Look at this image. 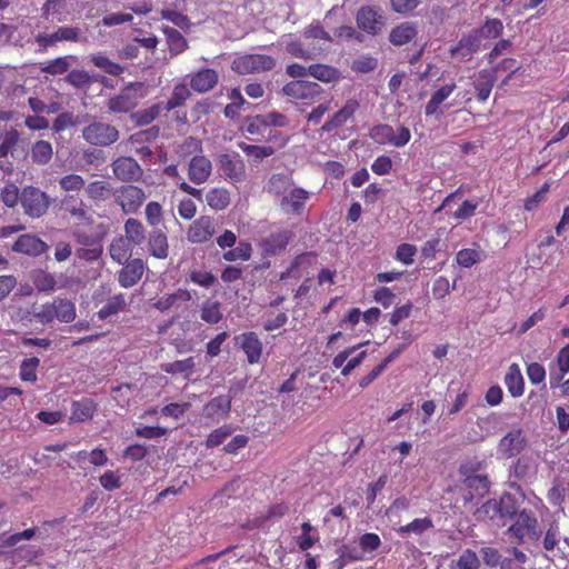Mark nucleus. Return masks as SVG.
<instances>
[{
    "instance_id": "nucleus-1",
    "label": "nucleus",
    "mask_w": 569,
    "mask_h": 569,
    "mask_svg": "<svg viewBox=\"0 0 569 569\" xmlns=\"http://www.w3.org/2000/svg\"><path fill=\"white\" fill-rule=\"evenodd\" d=\"M111 197L124 214L138 213L147 199L144 190L131 183L112 189Z\"/></svg>"
},
{
    "instance_id": "nucleus-2",
    "label": "nucleus",
    "mask_w": 569,
    "mask_h": 569,
    "mask_svg": "<svg viewBox=\"0 0 569 569\" xmlns=\"http://www.w3.org/2000/svg\"><path fill=\"white\" fill-rule=\"evenodd\" d=\"M274 67L273 57L260 53L240 56L231 63V70L240 76L271 71Z\"/></svg>"
},
{
    "instance_id": "nucleus-3",
    "label": "nucleus",
    "mask_w": 569,
    "mask_h": 569,
    "mask_svg": "<svg viewBox=\"0 0 569 569\" xmlns=\"http://www.w3.org/2000/svg\"><path fill=\"white\" fill-rule=\"evenodd\" d=\"M282 93L288 98L301 100L306 104H312L321 99L325 90L319 83L313 81L292 80L282 87Z\"/></svg>"
},
{
    "instance_id": "nucleus-4",
    "label": "nucleus",
    "mask_w": 569,
    "mask_h": 569,
    "mask_svg": "<svg viewBox=\"0 0 569 569\" xmlns=\"http://www.w3.org/2000/svg\"><path fill=\"white\" fill-rule=\"evenodd\" d=\"M82 137L92 146L108 147L118 141L120 133L114 126L102 121H93L83 128Z\"/></svg>"
},
{
    "instance_id": "nucleus-5",
    "label": "nucleus",
    "mask_w": 569,
    "mask_h": 569,
    "mask_svg": "<svg viewBox=\"0 0 569 569\" xmlns=\"http://www.w3.org/2000/svg\"><path fill=\"white\" fill-rule=\"evenodd\" d=\"M21 204L24 213L31 218H40L49 209L48 194L36 187H26L21 192Z\"/></svg>"
},
{
    "instance_id": "nucleus-6",
    "label": "nucleus",
    "mask_w": 569,
    "mask_h": 569,
    "mask_svg": "<svg viewBox=\"0 0 569 569\" xmlns=\"http://www.w3.org/2000/svg\"><path fill=\"white\" fill-rule=\"evenodd\" d=\"M370 137L378 144H391L397 148L405 147L411 139L409 128L401 126L395 133L390 124H377L370 131Z\"/></svg>"
},
{
    "instance_id": "nucleus-7",
    "label": "nucleus",
    "mask_w": 569,
    "mask_h": 569,
    "mask_svg": "<svg viewBox=\"0 0 569 569\" xmlns=\"http://www.w3.org/2000/svg\"><path fill=\"white\" fill-rule=\"evenodd\" d=\"M356 22L361 31L377 36L386 24V17L378 7L362 6L356 14Z\"/></svg>"
},
{
    "instance_id": "nucleus-8",
    "label": "nucleus",
    "mask_w": 569,
    "mask_h": 569,
    "mask_svg": "<svg viewBox=\"0 0 569 569\" xmlns=\"http://www.w3.org/2000/svg\"><path fill=\"white\" fill-rule=\"evenodd\" d=\"M515 522L508 528L507 533L517 545L523 543L525 537H538L537 519L530 510H521L516 517Z\"/></svg>"
},
{
    "instance_id": "nucleus-9",
    "label": "nucleus",
    "mask_w": 569,
    "mask_h": 569,
    "mask_svg": "<svg viewBox=\"0 0 569 569\" xmlns=\"http://www.w3.org/2000/svg\"><path fill=\"white\" fill-rule=\"evenodd\" d=\"M528 446V440L521 428H513L499 441L497 451L503 459H511L520 455Z\"/></svg>"
},
{
    "instance_id": "nucleus-10",
    "label": "nucleus",
    "mask_w": 569,
    "mask_h": 569,
    "mask_svg": "<svg viewBox=\"0 0 569 569\" xmlns=\"http://www.w3.org/2000/svg\"><path fill=\"white\" fill-rule=\"evenodd\" d=\"M216 234V221L210 216H200L194 219L187 230V239L191 243H204Z\"/></svg>"
},
{
    "instance_id": "nucleus-11",
    "label": "nucleus",
    "mask_w": 569,
    "mask_h": 569,
    "mask_svg": "<svg viewBox=\"0 0 569 569\" xmlns=\"http://www.w3.org/2000/svg\"><path fill=\"white\" fill-rule=\"evenodd\" d=\"M111 167L114 177L122 182H137L143 176L141 166L132 157H119Z\"/></svg>"
},
{
    "instance_id": "nucleus-12",
    "label": "nucleus",
    "mask_w": 569,
    "mask_h": 569,
    "mask_svg": "<svg viewBox=\"0 0 569 569\" xmlns=\"http://www.w3.org/2000/svg\"><path fill=\"white\" fill-rule=\"evenodd\" d=\"M311 193L301 188L292 187L280 201L282 211L287 214L301 216L305 211L306 202L310 199Z\"/></svg>"
},
{
    "instance_id": "nucleus-13",
    "label": "nucleus",
    "mask_w": 569,
    "mask_h": 569,
    "mask_svg": "<svg viewBox=\"0 0 569 569\" xmlns=\"http://www.w3.org/2000/svg\"><path fill=\"white\" fill-rule=\"evenodd\" d=\"M234 342L244 352L250 365H256L260 361L263 346L256 332L248 331L238 335L234 337Z\"/></svg>"
},
{
    "instance_id": "nucleus-14",
    "label": "nucleus",
    "mask_w": 569,
    "mask_h": 569,
    "mask_svg": "<svg viewBox=\"0 0 569 569\" xmlns=\"http://www.w3.org/2000/svg\"><path fill=\"white\" fill-rule=\"evenodd\" d=\"M361 345L353 346L350 348H347L342 351H340L338 355H336L332 359V366L336 369L341 368V375L347 377L349 376L357 367H359L363 360L367 357V351H360L355 357L350 356L355 353V351L360 347Z\"/></svg>"
},
{
    "instance_id": "nucleus-15",
    "label": "nucleus",
    "mask_w": 569,
    "mask_h": 569,
    "mask_svg": "<svg viewBox=\"0 0 569 569\" xmlns=\"http://www.w3.org/2000/svg\"><path fill=\"white\" fill-rule=\"evenodd\" d=\"M360 103L356 99H348L343 107L329 117L322 124L321 131L330 133L347 123L359 109Z\"/></svg>"
},
{
    "instance_id": "nucleus-16",
    "label": "nucleus",
    "mask_w": 569,
    "mask_h": 569,
    "mask_svg": "<svg viewBox=\"0 0 569 569\" xmlns=\"http://www.w3.org/2000/svg\"><path fill=\"white\" fill-rule=\"evenodd\" d=\"M118 271V282L122 288H131L137 284L146 270V264L140 258L131 259L122 264Z\"/></svg>"
},
{
    "instance_id": "nucleus-17",
    "label": "nucleus",
    "mask_w": 569,
    "mask_h": 569,
    "mask_svg": "<svg viewBox=\"0 0 569 569\" xmlns=\"http://www.w3.org/2000/svg\"><path fill=\"white\" fill-rule=\"evenodd\" d=\"M138 106L137 90L133 86H128L119 94L108 100V109L116 113H127Z\"/></svg>"
},
{
    "instance_id": "nucleus-18",
    "label": "nucleus",
    "mask_w": 569,
    "mask_h": 569,
    "mask_svg": "<svg viewBox=\"0 0 569 569\" xmlns=\"http://www.w3.org/2000/svg\"><path fill=\"white\" fill-rule=\"evenodd\" d=\"M219 74L214 69L202 68L189 76L190 88L198 93H206L216 88Z\"/></svg>"
},
{
    "instance_id": "nucleus-19",
    "label": "nucleus",
    "mask_w": 569,
    "mask_h": 569,
    "mask_svg": "<svg viewBox=\"0 0 569 569\" xmlns=\"http://www.w3.org/2000/svg\"><path fill=\"white\" fill-rule=\"evenodd\" d=\"M212 172V163L203 154L193 156L188 164V178L194 184L207 182Z\"/></svg>"
},
{
    "instance_id": "nucleus-20",
    "label": "nucleus",
    "mask_w": 569,
    "mask_h": 569,
    "mask_svg": "<svg viewBox=\"0 0 569 569\" xmlns=\"http://www.w3.org/2000/svg\"><path fill=\"white\" fill-rule=\"evenodd\" d=\"M48 244L34 234H21L12 246V250L31 257H38L48 251Z\"/></svg>"
},
{
    "instance_id": "nucleus-21",
    "label": "nucleus",
    "mask_w": 569,
    "mask_h": 569,
    "mask_svg": "<svg viewBox=\"0 0 569 569\" xmlns=\"http://www.w3.org/2000/svg\"><path fill=\"white\" fill-rule=\"evenodd\" d=\"M481 43L477 34L471 31L463 36L456 46L449 49L451 58L459 59L460 61H468L480 49Z\"/></svg>"
},
{
    "instance_id": "nucleus-22",
    "label": "nucleus",
    "mask_w": 569,
    "mask_h": 569,
    "mask_svg": "<svg viewBox=\"0 0 569 569\" xmlns=\"http://www.w3.org/2000/svg\"><path fill=\"white\" fill-rule=\"evenodd\" d=\"M62 207L76 224L86 226L92 223V216L81 199H76L72 196L66 197L62 200Z\"/></svg>"
},
{
    "instance_id": "nucleus-23",
    "label": "nucleus",
    "mask_w": 569,
    "mask_h": 569,
    "mask_svg": "<svg viewBox=\"0 0 569 569\" xmlns=\"http://www.w3.org/2000/svg\"><path fill=\"white\" fill-rule=\"evenodd\" d=\"M231 402L232 398L229 395H219L203 407V415L211 420L224 419L231 411Z\"/></svg>"
},
{
    "instance_id": "nucleus-24",
    "label": "nucleus",
    "mask_w": 569,
    "mask_h": 569,
    "mask_svg": "<svg viewBox=\"0 0 569 569\" xmlns=\"http://www.w3.org/2000/svg\"><path fill=\"white\" fill-rule=\"evenodd\" d=\"M291 237L292 232L288 230L271 233L261 241L260 246L263 253L266 256H276L282 252L287 248Z\"/></svg>"
},
{
    "instance_id": "nucleus-25",
    "label": "nucleus",
    "mask_w": 569,
    "mask_h": 569,
    "mask_svg": "<svg viewBox=\"0 0 569 569\" xmlns=\"http://www.w3.org/2000/svg\"><path fill=\"white\" fill-rule=\"evenodd\" d=\"M192 299L191 292L188 289L179 288L172 293L164 295L160 297L154 303L153 307L164 312L171 308H179L181 303L189 302Z\"/></svg>"
},
{
    "instance_id": "nucleus-26",
    "label": "nucleus",
    "mask_w": 569,
    "mask_h": 569,
    "mask_svg": "<svg viewBox=\"0 0 569 569\" xmlns=\"http://www.w3.org/2000/svg\"><path fill=\"white\" fill-rule=\"evenodd\" d=\"M220 169L227 179L232 182H240L244 177V164L241 160H234L231 156L224 153L218 159Z\"/></svg>"
},
{
    "instance_id": "nucleus-27",
    "label": "nucleus",
    "mask_w": 569,
    "mask_h": 569,
    "mask_svg": "<svg viewBox=\"0 0 569 569\" xmlns=\"http://www.w3.org/2000/svg\"><path fill=\"white\" fill-rule=\"evenodd\" d=\"M418 36L415 22H402L396 26L389 33V41L395 46H405L413 41Z\"/></svg>"
},
{
    "instance_id": "nucleus-28",
    "label": "nucleus",
    "mask_w": 569,
    "mask_h": 569,
    "mask_svg": "<svg viewBox=\"0 0 569 569\" xmlns=\"http://www.w3.org/2000/svg\"><path fill=\"white\" fill-rule=\"evenodd\" d=\"M149 253L157 259H166L169 256L167 234L160 229H153L148 237Z\"/></svg>"
},
{
    "instance_id": "nucleus-29",
    "label": "nucleus",
    "mask_w": 569,
    "mask_h": 569,
    "mask_svg": "<svg viewBox=\"0 0 569 569\" xmlns=\"http://www.w3.org/2000/svg\"><path fill=\"white\" fill-rule=\"evenodd\" d=\"M98 405L91 398H82L73 401L71 406L70 419L76 422H86L92 419Z\"/></svg>"
},
{
    "instance_id": "nucleus-30",
    "label": "nucleus",
    "mask_w": 569,
    "mask_h": 569,
    "mask_svg": "<svg viewBox=\"0 0 569 569\" xmlns=\"http://www.w3.org/2000/svg\"><path fill=\"white\" fill-rule=\"evenodd\" d=\"M310 77L323 83H336L342 79L341 71L330 64H310Z\"/></svg>"
},
{
    "instance_id": "nucleus-31",
    "label": "nucleus",
    "mask_w": 569,
    "mask_h": 569,
    "mask_svg": "<svg viewBox=\"0 0 569 569\" xmlns=\"http://www.w3.org/2000/svg\"><path fill=\"white\" fill-rule=\"evenodd\" d=\"M505 385L513 398L521 397L525 392V380L517 363H512L505 377Z\"/></svg>"
},
{
    "instance_id": "nucleus-32",
    "label": "nucleus",
    "mask_w": 569,
    "mask_h": 569,
    "mask_svg": "<svg viewBox=\"0 0 569 569\" xmlns=\"http://www.w3.org/2000/svg\"><path fill=\"white\" fill-rule=\"evenodd\" d=\"M124 240H128L132 246H140L146 241V228L143 223L136 218H129L123 226Z\"/></svg>"
},
{
    "instance_id": "nucleus-33",
    "label": "nucleus",
    "mask_w": 569,
    "mask_h": 569,
    "mask_svg": "<svg viewBox=\"0 0 569 569\" xmlns=\"http://www.w3.org/2000/svg\"><path fill=\"white\" fill-rule=\"evenodd\" d=\"M496 78L492 70H481L475 82L477 99L481 102L486 101L493 88Z\"/></svg>"
},
{
    "instance_id": "nucleus-34",
    "label": "nucleus",
    "mask_w": 569,
    "mask_h": 569,
    "mask_svg": "<svg viewBox=\"0 0 569 569\" xmlns=\"http://www.w3.org/2000/svg\"><path fill=\"white\" fill-rule=\"evenodd\" d=\"M498 508L501 525L505 526L506 521L509 519H513L520 511H519V503L518 500L509 492L503 493L498 500Z\"/></svg>"
},
{
    "instance_id": "nucleus-35",
    "label": "nucleus",
    "mask_w": 569,
    "mask_h": 569,
    "mask_svg": "<svg viewBox=\"0 0 569 569\" xmlns=\"http://www.w3.org/2000/svg\"><path fill=\"white\" fill-rule=\"evenodd\" d=\"M481 42L482 39L492 40L499 38L503 32V24L498 18H488L477 29L472 30Z\"/></svg>"
},
{
    "instance_id": "nucleus-36",
    "label": "nucleus",
    "mask_w": 569,
    "mask_h": 569,
    "mask_svg": "<svg viewBox=\"0 0 569 569\" xmlns=\"http://www.w3.org/2000/svg\"><path fill=\"white\" fill-rule=\"evenodd\" d=\"M132 247L133 246L122 237L114 238L109 248L110 257L119 264H123L131 260Z\"/></svg>"
},
{
    "instance_id": "nucleus-37",
    "label": "nucleus",
    "mask_w": 569,
    "mask_h": 569,
    "mask_svg": "<svg viewBox=\"0 0 569 569\" xmlns=\"http://www.w3.org/2000/svg\"><path fill=\"white\" fill-rule=\"evenodd\" d=\"M456 83H447L436 90L428 103L426 104V116H433L438 113L440 104L455 91Z\"/></svg>"
},
{
    "instance_id": "nucleus-38",
    "label": "nucleus",
    "mask_w": 569,
    "mask_h": 569,
    "mask_svg": "<svg viewBox=\"0 0 569 569\" xmlns=\"http://www.w3.org/2000/svg\"><path fill=\"white\" fill-rule=\"evenodd\" d=\"M162 31L166 36L168 48L171 54L178 56L187 50L188 41L180 31L172 27H164Z\"/></svg>"
},
{
    "instance_id": "nucleus-39",
    "label": "nucleus",
    "mask_w": 569,
    "mask_h": 569,
    "mask_svg": "<svg viewBox=\"0 0 569 569\" xmlns=\"http://www.w3.org/2000/svg\"><path fill=\"white\" fill-rule=\"evenodd\" d=\"M53 305L56 320L59 322L69 323L76 319V306L71 300L57 297L53 299Z\"/></svg>"
},
{
    "instance_id": "nucleus-40",
    "label": "nucleus",
    "mask_w": 569,
    "mask_h": 569,
    "mask_svg": "<svg viewBox=\"0 0 569 569\" xmlns=\"http://www.w3.org/2000/svg\"><path fill=\"white\" fill-rule=\"evenodd\" d=\"M206 201L212 210H223L230 204V192L226 188H212L207 192Z\"/></svg>"
},
{
    "instance_id": "nucleus-41",
    "label": "nucleus",
    "mask_w": 569,
    "mask_h": 569,
    "mask_svg": "<svg viewBox=\"0 0 569 569\" xmlns=\"http://www.w3.org/2000/svg\"><path fill=\"white\" fill-rule=\"evenodd\" d=\"M96 81V77L84 69H73L66 77V82L80 90L89 89Z\"/></svg>"
},
{
    "instance_id": "nucleus-42",
    "label": "nucleus",
    "mask_w": 569,
    "mask_h": 569,
    "mask_svg": "<svg viewBox=\"0 0 569 569\" xmlns=\"http://www.w3.org/2000/svg\"><path fill=\"white\" fill-rule=\"evenodd\" d=\"M163 173L167 177L176 179L177 180V186H178V188L181 191H183L184 193L201 200V198H202V190L198 189V188H194L191 184H189L188 182H186L184 179L179 174L178 166L177 164H169V166L164 167Z\"/></svg>"
},
{
    "instance_id": "nucleus-43",
    "label": "nucleus",
    "mask_w": 569,
    "mask_h": 569,
    "mask_svg": "<svg viewBox=\"0 0 569 569\" xmlns=\"http://www.w3.org/2000/svg\"><path fill=\"white\" fill-rule=\"evenodd\" d=\"M433 528L432 519L429 517L425 518H416L411 522L401 526L398 528V533L402 537L413 533L416 536H421L426 531L431 530Z\"/></svg>"
},
{
    "instance_id": "nucleus-44",
    "label": "nucleus",
    "mask_w": 569,
    "mask_h": 569,
    "mask_svg": "<svg viewBox=\"0 0 569 569\" xmlns=\"http://www.w3.org/2000/svg\"><path fill=\"white\" fill-rule=\"evenodd\" d=\"M127 306L123 293L116 295L107 300V302L98 311V317L104 320L118 312L122 311Z\"/></svg>"
},
{
    "instance_id": "nucleus-45",
    "label": "nucleus",
    "mask_w": 569,
    "mask_h": 569,
    "mask_svg": "<svg viewBox=\"0 0 569 569\" xmlns=\"http://www.w3.org/2000/svg\"><path fill=\"white\" fill-rule=\"evenodd\" d=\"M191 97V91L186 83H178L173 87L171 97L166 102L164 109L167 111L174 110L184 104Z\"/></svg>"
},
{
    "instance_id": "nucleus-46",
    "label": "nucleus",
    "mask_w": 569,
    "mask_h": 569,
    "mask_svg": "<svg viewBox=\"0 0 569 569\" xmlns=\"http://www.w3.org/2000/svg\"><path fill=\"white\" fill-rule=\"evenodd\" d=\"M194 359L193 357L186 358L183 360H176L173 362L161 365V370L169 375H184L189 377L194 369Z\"/></svg>"
},
{
    "instance_id": "nucleus-47",
    "label": "nucleus",
    "mask_w": 569,
    "mask_h": 569,
    "mask_svg": "<svg viewBox=\"0 0 569 569\" xmlns=\"http://www.w3.org/2000/svg\"><path fill=\"white\" fill-rule=\"evenodd\" d=\"M53 154L52 144L46 140L37 141L31 148L32 161L37 164H47Z\"/></svg>"
},
{
    "instance_id": "nucleus-48",
    "label": "nucleus",
    "mask_w": 569,
    "mask_h": 569,
    "mask_svg": "<svg viewBox=\"0 0 569 569\" xmlns=\"http://www.w3.org/2000/svg\"><path fill=\"white\" fill-rule=\"evenodd\" d=\"M90 61L99 69L103 70L106 73L114 77H119L123 73L124 67L113 62L107 56L102 53L92 54L90 57Z\"/></svg>"
},
{
    "instance_id": "nucleus-49",
    "label": "nucleus",
    "mask_w": 569,
    "mask_h": 569,
    "mask_svg": "<svg viewBox=\"0 0 569 569\" xmlns=\"http://www.w3.org/2000/svg\"><path fill=\"white\" fill-rule=\"evenodd\" d=\"M317 261V254L315 252H303L297 256L291 262L290 267L281 273L280 279H287L289 277H296L297 270L300 267H310Z\"/></svg>"
},
{
    "instance_id": "nucleus-50",
    "label": "nucleus",
    "mask_w": 569,
    "mask_h": 569,
    "mask_svg": "<svg viewBox=\"0 0 569 569\" xmlns=\"http://www.w3.org/2000/svg\"><path fill=\"white\" fill-rule=\"evenodd\" d=\"M224 251L222 258L224 261L233 262L237 260L248 261L252 254L251 243L248 241H240L236 248H229Z\"/></svg>"
},
{
    "instance_id": "nucleus-51",
    "label": "nucleus",
    "mask_w": 569,
    "mask_h": 569,
    "mask_svg": "<svg viewBox=\"0 0 569 569\" xmlns=\"http://www.w3.org/2000/svg\"><path fill=\"white\" fill-rule=\"evenodd\" d=\"M497 499H489L483 502L475 512L477 520H493L501 523Z\"/></svg>"
},
{
    "instance_id": "nucleus-52",
    "label": "nucleus",
    "mask_w": 569,
    "mask_h": 569,
    "mask_svg": "<svg viewBox=\"0 0 569 569\" xmlns=\"http://www.w3.org/2000/svg\"><path fill=\"white\" fill-rule=\"evenodd\" d=\"M32 282L38 291L50 292L57 286V280L53 274L44 270H37L32 274Z\"/></svg>"
},
{
    "instance_id": "nucleus-53",
    "label": "nucleus",
    "mask_w": 569,
    "mask_h": 569,
    "mask_svg": "<svg viewBox=\"0 0 569 569\" xmlns=\"http://www.w3.org/2000/svg\"><path fill=\"white\" fill-rule=\"evenodd\" d=\"M188 280L199 287L209 289L217 282V277L211 271L193 268L188 272Z\"/></svg>"
},
{
    "instance_id": "nucleus-54",
    "label": "nucleus",
    "mask_w": 569,
    "mask_h": 569,
    "mask_svg": "<svg viewBox=\"0 0 569 569\" xmlns=\"http://www.w3.org/2000/svg\"><path fill=\"white\" fill-rule=\"evenodd\" d=\"M221 303L219 301H206L200 310V318L210 325H216L222 319Z\"/></svg>"
},
{
    "instance_id": "nucleus-55",
    "label": "nucleus",
    "mask_w": 569,
    "mask_h": 569,
    "mask_svg": "<svg viewBox=\"0 0 569 569\" xmlns=\"http://www.w3.org/2000/svg\"><path fill=\"white\" fill-rule=\"evenodd\" d=\"M557 363L559 367V373H550L551 386L559 385L563 379V376L569 372V345H566L560 349L557 356Z\"/></svg>"
},
{
    "instance_id": "nucleus-56",
    "label": "nucleus",
    "mask_w": 569,
    "mask_h": 569,
    "mask_svg": "<svg viewBox=\"0 0 569 569\" xmlns=\"http://www.w3.org/2000/svg\"><path fill=\"white\" fill-rule=\"evenodd\" d=\"M292 187L291 178L284 173H276L269 179V191L277 196H284Z\"/></svg>"
},
{
    "instance_id": "nucleus-57",
    "label": "nucleus",
    "mask_w": 569,
    "mask_h": 569,
    "mask_svg": "<svg viewBox=\"0 0 569 569\" xmlns=\"http://www.w3.org/2000/svg\"><path fill=\"white\" fill-rule=\"evenodd\" d=\"M399 355V350L392 351L379 365H377L368 375L361 378L359 386L361 388L368 387L388 367V365Z\"/></svg>"
},
{
    "instance_id": "nucleus-58",
    "label": "nucleus",
    "mask_w": 569,
    "mask_h": 569,
    "mask_svg": "<svg viewBox=\"0 0 569 569\" xmlns=\"http://www.w3.org/2000/svg\"><path fill=\"white\" fill-rule=\"evenodd\" d=\"M40 365V360L37 357L24 359L19 369V377L26 382H36L38 379L37 369Z\"/></svg>"
},
{
    "instance_id": "nucleus-59",
    "label": "nucleus",
    "mask_w": 569,
    "mask_h": 569,
    "mask_svg": "<svg viewBox=\"0 0 569 569\" xmlns=\"http://www.w3.org/2000/svg\"><path fill=\"white\" fill-rule=\"evenodd\" d=\"M73 59L76 60V57L72 56H64L59 57L53 60L47 61L46 64L41 68L42 72L51 74V76H58L63 74L68 71L70 63L69 60Z\"/></svg>"
},
{
    "instance_id": "nucleus-60",
    "label": "nucleus",
    "mask_w": 569,
    "mask_h": 569,
    "mask_svg": "<svg viewBox=\"0 0 569 569\" xmlns=\"http://www.w3.org/2000/svg\"><path fill=\"white\" fill-rule=\"evenodd\" d=\"M144 217L147 223L157 229L159 224L163 222V209L158 201H150L146 204Z\"/></svg>"
},
{
    "instance_id": "nucleus-61",
    "label": "nucleus",
    "mask_w": 569,
    "mask_h": 569,
    "mask_svg": "<svg viewBox=\"0 0 569 569\" xmlns=\"http://www.w3.org/2000/svg\"><path fill=\"white\" fill-rule=\"evenodd\" d=\"M111 191L110 184L101 180L92 181L86 188L88 197L94 201L103 200L108 194H111Z\"/></svg>"
},
{
    "instance_id": "nucleus-62",
    "label": "nucleus",
    "mask_w": 569,
    "mask_h": 569,
    "mask_svg": "<svg viewBox=\"0 0 569 569\" xmlns=\"http://www.w3.org/2000/svg\"><path fill=\"white\" fill-rule=\"evenodd\" d=\"M233 429L231 426L223 425L214 430H212L206 440L207 448H214L224 442V440L231 436Z\"/></svg>"
},
{
    "instance_id": "nucleus-63",
    "label": "nucleus",
    "mask_w": 569,
    "mask_h": 569,
    "mask_svg": "<svg viewBox=\"0 0 569 569\" xmlns=\"http://www.w3.org/2000/svg\"><path fill=\"white\" fill-rule=\"evenodd\" d=\"M1 201L8 208H14L21 202V193L14 183H6L0 193Z\"/></svg>"
},
{
    "instance_id": "nucleus-64",
    "label": "nucleus",
    "mask_w": 569,
    "mask_h": 569,
    "mask_svg": "<svg viewBox=\"0 0 569 569\" xmlns=\"http://www.w3.org/2000/svg\"><path fill=\"white\" fill-rule=\"evenodd\" d=\"M480 561L477 553L470 549L465 550L452 569H479Z\"/></svg>"
}]
</instances>
